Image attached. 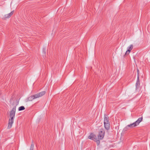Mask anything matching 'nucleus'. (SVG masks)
Instances as JSON below:
<instances>
[{"mask_svg": "<svg viewBox=\"0 0 150 150\" xmlns=\"http://www.w3.org/2000/svg\"><path fill=\"white\" fill-rule=\"evenodd\" d=\"M16 111V106H14L13 108L10 112V118L8 120V129L11 128L13 124L15 118V114Z\"/></svg>", "mask_w": 150, "mask_h": 150, "instance_id": "nucleus-1", "label": "nucleus"}, {"mask_svg": "<svg viewBox=\"0 0 150 150\" xmlns=\"http://www.w3.org/2000/svg\"><path fill=\"white\" fill-rule=\"evenodd\" d=\"M45 91H42L33 96H31L28 98V100L29 101H31L35 99L43 96L45 94Z\"/></svg>", "mask_w": 150, "mask_h": 150, "instance_id": "nucleus-2", "label": "nucleus"}, {"mask_svg": "<svg viewBox=\"0 0 150 150\" xmlns=\"http://www.w3.org/2000/svg\"><path fill=\"white\" fill-rule=\"evenodd\" d=\"M105 132L102 130L100 131L99 132V134L98 135V138L100 139H102L104 136Z\"/></svg>", "mask_w": 150, "mask_h": 150, "instance_id": "nucleus-3", "label": "nucleus"}, {"mask_svg": "<svg viewBox=\"0 0 150 150\" xmlns=\"http://www.w3.org/2000/svg\"><path fill=\"white\" fill-rule=\"evenodd\" d=\"M88 138L89 139L94 141H95L97 138L96 135L93 133H91L88 137Z\"/></svg>", "mask_w": 150, "mask_h": 150, "instance_id": "nucleus-4", "label": "nucleus"}, {"mask_svg": "<svg viewBox=\"0 0 150 150\" xmlns=\"http://www.w3.org/2000/svg\"><path fill=\"white\" fill-rule=\"evenodd\" d=\"M133 46V45L132 44L130 45L127 48V50L125 52V54H129L130 51L132 49Z\"/></svg>", "mask_w": 150, "mask_h": 150, "instance_id": "nucleus-5", "label": "nucleus"}, {"mask_svg": "<svg viewBox=\"0 0 150 150\" xmlns=\"http://www.w3.org/2000/svg\"><path fill=\"white\" fill-rule=\"evenodd\" d=\"M137 125L136 123L135 122L130 125H128L126 127V128H128V127L132 128L137 126Z\"/></svg>", "mask_w": 150, "mask_h": 150, "instance_id": "nucleus-6", "label": "nucleus"}, {"mask_svg": "<svg viewBox=\"0 0 150 150\" xmlns=\"http://www.w3.org/2000/svg\"><path fill=\"white\" fill-rule=\"evenodd\" d=\"M14 12V11H13L10 13L5 15L4 18L6 19L10 18L13 14Z\"/></svg>", "mask_w": 150, "mask_h": 150, "instance_id": "nucleus-7", "label": "nucleus"}, {"mask_svg": "<svg viewBox=\"0 0 150 150\" xmlns=\"http://www.w3.org/2000/svg\"><path fill=\"white\" fill-rule=\"evenodd\" d=\"M104 124H106V123H110L108 117H106L105 115L104 117Z\"/></svg>", "mask_w": 150, "mask_h": 150, "instance_id": "nucleus-8", "label": "nucleus"}, {"mask_svg": "<svg viewBox=\"0 0 150 150\" xmlns=\"http://www.w3.org/2000/svg\"><path fill=\"white\" fill-rule=\"evenodd\" d=\"M140 85V82L139 80V75L138 74L137 76V79L136 82V88H137L138 87H139V85Z\"/></svg>", "mask_w": 150, "mask_h": 150, "instance_id": "nucleus-9", "label": "nucleus"}, {"mask_svg": "<svg viewBox=\"0 0 150 150\" xmlns=\"http://www.w3.org/2000/svg\"><path fill=\"white\" fill-rule=\"evenodd\" d=\"M143 120V117H141L139 118L138 120L135 122L137 124V125H139V123L142 120Z\"/></svg>", "mask_w": 150, "mask_h": 150, "instance_id": "nucleus-10", "label": "nucleus"}, {"mask_svg": "<svg viewBox=\"0 0 150 150\" xmlns=\"http://www.w3.org/2000/svg\"><path fill=\"white\" fill-rule=\"evenodd\" d=\"M104 127L105 129L108 130L110 129V123H106L104 124Z\"/></svg>", "mask_w": 150, "mask_h": 150, "instance_id": "nucleus-11", "label": "nucleus"}, {"mask_svg": "<svg viewBox=\"0 0 150 150\" xmlns=\"http://www.w3.org/2000/svg\"><path fill=\"white\" fill-rule=\"evenodd\" d=\"M25 109V108L24 106H22L18 108V110L19 111H21L22 110H23Z\"/></svg>", "mask_w": 150, "mask_h": 150, "instance_id": "nucleus-12", "label": "nucleus"}, {"mask_svg": "<svg viewBox=\"0 0 150 150\" xmlns=\"http://www.w3.org/2000/svg\"><path fill=\"white\" fill-rule=\"evenodd\" d=\"M34 144L32 142V143L30 147V150H33Z\"/></svg>", "mask_w": 150, "mask_h": 150, "instance_id": "nucleus-13", "label": "nucleus"}, {"mask_svg": "<svg viewBox=\"0 0 150 150\" xmlns=\"http://www.w3.org/2000/svg\"><path fill=\"white\" fill-rule=\"evenodd\" d=\"M96 141V143L98 145H99L100 144V141L99 140H98L97 138H96V139L95 140V141Z\"/></svg>", "mask_w": 150, "mask_h": 150, "instance_id": "nucleus-14", "label": "nucleus"}, {"mask_svg": "<svg viewBox=\"0 0 150 150\" xmlns=\"http://www.w3.org/2000/svg\"><path fill=\"white\" fill-rule=\"evenodd\" d=\"M137 72H138V73H137V74H139V73H138V72L139 71V70L137 69Z\"/></svg>", "mask_w": 150, "mask_h": 150, "instance_id": "nucleus-15", "label": "nucleus"}, {"mask_svg": "<svg viewBox=\"0 0 150 150\" xmlns=\"http://www.w3.org/2000/svg\"><path fill=\"white\" fill-rule=\"evenodd\" d=\"M149 26L148 27V29H149Z\"/></svg>", "mask_w": 150, "mask_h": 150, "instance_id": "nucleus-16", "label": "nucleus"}]
</instances>
